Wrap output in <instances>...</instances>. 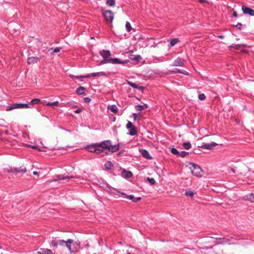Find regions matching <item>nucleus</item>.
I'll list each match as a JSON object with an SVG mask.
<instances>
[{
	"label": "nucleus",
	"instance_id": "obj_34",
	"mask_svg": "<svg viewBox=\"0 0 254 254\" xmlns=\"http://www.w3.org/2000/svg\"><path fill=\"white\" fill-rule=\"evenodd\" d=\"M171 73H182V74H184L185 75H188L189 74V73L186 71H181L179 69H177L176 71H170Z\"/></svg>",
	"mask_w": 254,
	"mask_h": 254
},
{
	"label": "nucleus",
	"instance_id": "obj_27",
	"mask_svg": "<svg viewBox=\"0 0 254 254\" xmlns=\"http://www.w3.org/2000/svg\"><path fill=\"white\" fill-rule=\"evenodd\" d=\"M130 59L131 60H133L136 62H139L141 59V57L139 55L133 56L131 55L130 57H129Z\"/></svg>",
	"mask_w": 254,
	"mask_h": 254
},
{
	"label": "nucleus",
	"instance_id": "obj_25",
	"mask_svg": "<svg viewBox=\"0 0 254 254\" xmlns=\"http://www.w3.org/2000/svg\"><path fill=\"white\" fill-rule=\"evenodd\" d=\"M85 88L81 86L76 89V92L79 95H82L85 93Z\"/></svg>",
	"mask_w": 254,
	"mask_h": 254
},
{
	"label": "nucleus",
	"instance_id": "obj_15",
	"mask_svg": "<svg viewBox=\"0 0 254 254\" xmlns=\"http://www.w3.org/2000/svg\"><path fill=\"white\" fill-rule=\"evenodd\" d=\"M220 240H222V242H221L220 243L221 244H225V243H228L229 244H234L235 243L233 242V241L235 240V239L233 237H231L230 238H219Z\"/></svg>",
	"mask_w": 254,
	"mask_h": 254
},
{
	"label": "nucleus",
	"instance_id": "obj_4",
	"mask_svg": "<svg viewBox=\"0 0 254 254\" xmlns=\"http://www.w3.org/2000/svg\"><path fill=\"white\" fill-rule=\"evenodd\" d=\"M105 72L101 71V72H96V73H92L87 74V75H85V76H83V75L74 76V75H70V77L72 79H74V78L79 79V78H88V77H90V76L96 77V76H105Z\"/></svg>",
	"mask_w": 254,
	"mask_h": 254
},
{
	"label": "nucleus",
	"instance_id": "obj_41",
	"mask_svg": "<svg viewBox=\"0 0 254 254\" xmlns=\"http://www.w3.org/2000/svg\"><path fill=\"white\" fill-rule=\"evenodd\" d=\"M61 49V48H58V47L56 48H54V49H53V53H52V54H54V53H58V52H59L60 51ZM53 50V49H52V48H51L49 51H50V50Z\"/></svg>",
	"mask_w": 254,
	"mask_h": 254
},
{
	"label": "nucleus",
	"instance_id": "obj_48",
	"mask_svg": "<svg viewBox=\"0 0 254 254\" xmlns=\"http://www.w3.org/2000/svg\"><path fill=\"white\" fill-rule=\"evenodd\" d=\"M81 112V110L80 109H78L75 111V113L77 114H79Z\"/></svg>",
	"mask_w": 254,
	"mask_h": 254
},
{
	"label": "nucleus",
	"instance_id": "obj_40",
	"mask_svg": "<svg viewBox=\"0 0 254 254\" xmlns=\"http://www.w3.org/2000/svg\"><path fill=\"white\" fill-rule=\"evenodd\" d=\"M188 154H189V152H187L186 151H181V152H180L179 157H185Z\"/></svg>",
	"mask_w": 254,
	"mask_h": 254
},
{
	"label": "nucleus",
	"instance_id": "obj_5",
	"mask_svg": "<svg viewBox=\"0 0 254 254\" xmlns=\"http://www.w3.org/2000/svg\"><path fill=\"white\" fill-rule=\"evenodd\" d=\"M6 171L8 173H14L15 174L19 173H25L26 172V169L24 167H20L17 168H11L10 169H6Z\"/></svg>",
	"mask_w": 254,
	"mask_h": 254
},
{
	"label": "nucleus",
	"instance_id": "obj_20",
	"mask_svg": "<svg viewBox=\"0 0 254 254\" xmlns=\"http://www.w3.org/2000/svg\"><path fill=\"white\" fill-rule=\"evenodd\" d=\"M96 143L91 144L86 147L87 150L90 152H94L96 150Z\"/></svg>",
	"mask_w": 254,
	"mask_h": 254
},
{
	"label": "nucleus",
	"instance_id": "obj_12",
	"mask_svg": "<svg viewBox=\"0 0 254 254\" xmlns=\"http://www.w3.org/2000/svg\"><path fill=\"white\" fill-rule=\"evenodd\" d=\"M122 196L125 198H127L134 202H137V201L141 200V197H135L133 195H127L125 193H121Z\"/></svg>",
	"mask_w": 254,
	"mask_h": 254
},
{
	"label": "nucleus",
	"instance_id": "obj_36",
	"mask_svg": "<svg viewBox=\"0 0 254 254\" xmlns=\"http://www.w3.org/2000/svg\"><path fill=\"white\" fill-rule=\"evenodd\" d=\"M183 145L186 149H189L191 147V145L190 142H185L183 143Z\"/></svg>",
	"mask_w": 254,
	"mask_h": 254
},
{
	"label": "nucleus",
	"instance_id": "obj_7",
	"mask_svg": "<svg viewBox=\"0 0 254 254\" xmlns=\"http://www.w3.org/2000/svg\"><path fill=\"white\" fill-rule=\"evenodd\" d=\"M108 63H112L113 64H127L129 61H122L119 58H111L107 60Z\"/></svg>",
	"mask_w": 254,
	"mask_h": 254
},
{
	"label": "nucleus",
	"instance_id": "obj_46",
	"mask_svg": "<svg viewBox=\"0 0 254 254\" xmlns=\"http://www.w3.org/2000/svg\"><path fill=\"white\" fill-rule=\"evenodd\" d=\"M84 101L86 103H89L91 101V99L89 97H85L84 98Z\"/></svg>",
	"mask_w": 254,
	"mask_h": 254
},
{
	"label": "nucleus",
	"instance_id": "obj_3",
	"mask_svg": "<svg viewBox=\"0 0 254 254\" xmlns=\"http://www.w3.org/2000/svg\"><path fill=\"white\" fill-rule=\"evenodd\" d=\"M29 106L27 104L15 103L7 107L6 111H8L15 109L28 108Z\"/></svg>",
	"mask_w": 254,
	"mask_h": 254
},
{
	"label": "nucleus",
	"instance_id": "obj_56",
	"mask_svg": "<svg viewBox=\"0 0 254 254\" xmlns=\"http://www.w3.org/2000/svg\"><path fill=\"white\" fill-rule=\"evenodd\" d=\"M0 254H2V253L1 252V247H0Z\"/></svg>",
	"mask_w": 254,
	"mask_h": 254
},
{
	"label": "nucleus",
	"instance_id": "obj_9",
	"mask_svg": "<svg viewBox=\"0 0 254 254\" xmlns=\"http://www.w3.org/2000/svg\"><path fill=\"white\" fill-rule=\"evenodd\" d=\"M100 55L105 59L106 62L108 63V61H107L109 59H111L110 58L111 56V53L109 50H103L100 52Z\"/></svg>",
	"mask_w": 254,
	"mask_h": 254
},
{
	"label": "nucleus",
	"instance_id": "obj_13",
	"mask_svg": "<svg viewBox=\"0 0 254 254\" xmlns=\"http://www.w3.org/2000/svg\"><path fill=\"white\" fill-rule=\"evenodd\" d=\"M217 144L215 142H211V143H203L201 146H199L203 149H206L208 150H211L213 147H215Z\"/></svg>",
	"mask_w": 254,
	"mask_h": 254
},
{
	"label": "nucleus",
	"instance_id": "obj_45",
	"mask_svg": "<svg viewBox=\"0 0 254 254\" xmlns=\"http://www.w3.org/2000/svg\"><path fill=\"white\" fill-rule=\"evenodd\" d=\"M249 199L251 201L253 200L254 199V194H253V193H251V194L249 195Z\"/></svg>",
	"mask_w": 254,
	"mask_h": 254
},
{
	"label": "nucleus",
	"instance_id": "obj_18",
	"mask_svg": "<svg viewBox=\"0 0 254 254\" xmlns=\"http://www.w3.org/2000/svg\"><path fill=\"white\" fill-rule=\"evenodd\" d=\"M127 83L131 87H132V88H134V89H138L139 90H143V89H144V87H141V86H138L137 84H136L135 83H133L131 81H127Z\"/></svg>",
	"mask_w": 254,
	"mask_h": 254
},
{
	"label": "nucleus",
	"instance_id": "obj_14",
	"mask_svg": "<svg viewBox=\"0 0 254 254\" xmlns=\"http://www.w3.org/2000/svg\"><path fill=\"white\" fill-rule=\"evenodd\" d=\"M110 143H111V140H107L103 141L101 142V143H98V144L103 150H104V149H107L108 150V148L110 146Z\"/></svg>",
	"mask_w": 254,
	"mask_h": 254
},
{
	"label": "nucleus",
	"instance_id": "obj_26",
	"mask_svg": "<svg viewBox=\"0 0 254 254\" xmlns=\"http://www.w3.org/2000/svg\"><path fill=\"white\" fill-rule=\"evenodd\" d=\"M147 106L146 105V104H144L143 105H136L135 106V109L138 111H141L143 109L147 108Z\"/></svg>",
	"mask_w": 254,
	"mask_h": 254
},
{
	"label": "nucleus",
	"instance_id": "obj_47",
	"mask_svg": "<svg viewBox=\"0 0 254 254\" xmlns=\"http://www.w3.org/2000/svg\"><path fill=\"white\" fill-rule=\"evenodd\" d=\"M198 1H199V2L200 3H203L207 2V1L206 0H198Z\"/></svg>",
	"mask_w": 254,
	"mask_h": 254
},
{
	"label": "nucleus",
	"instance_id": "obj_55",
	"mask_svg": "<svg viewBox=\"0 0 254 254\" xmlns=\"http://www.w3.org/2000/svg\"><path fill=\"white\" fill-rule=\"evenodd\" d=\"M231 170L233 171V172L235 173V170L234 169H232Z\"/></svg>",
	"mask_w": 254,
	"mask_h": 254
},
{
	"label": "nucleus",
	"instance_id": "obj_22",
	"mask_svg": "<svg viewBox=\"0 0 254 254\" xmlns=\"http://www.w3.org/2000/svg\"><path fill=\"white\" fill-rule=\"evenodd\" d=\"M122 176L125 178H129L131 177L132 174L130 171L124 170L122 172Z\"/></svg>",
	"mask_w": 254,
	"mask_h": 254
},
{
	"label": "nucleus",
	"instance_id": "obj_21",
	"mask_svg": "<svg viewBox=\"0 0 254 254\" xmlns=\"http://www.w3.org/2000/svg\"><path fill=\"white\" fill-rule=\"evenodd\" d=\"M141 155L142 156L146 159H152L151 156L150 155L149 152L145 149H143L141 151Z\"/></svg>",
	"mask_w": 254,
	"mask_h": 254
},
{
	"label": "nucleus",
	"instance_id": "obj_49",
	"mask_svg": "<svg viewBox=\"0 0 254 254\" xmlns=\"http://www.w3.org/2000/svg\"><path fill=\"white\" fill-rule=\"evenodd\" d=\"M132 115H133L134 120H135L137 118V114L136 113H133Z\"/></svg>",
	"mask_w": 254,
	"mask_h": 254
},
{
	"label": "nucleus",
	"instance_id": "obj_1",
	"mask_svg": "<svg viewBox=\"0 0 254 254\" xmlns=\"http://www.w3.org/2000/svg\"><path fill=\"white\" fill-rule=\"evenodd\" d=\"M73 243L72 239H67L66 241L61 240L59 237H52L50 242V245L54 247L57 248L58 246L63 247L65 246L69 250L70 253H72L71 244Z\"/></svg>",
	"mask_w": 254,
	"mask_h": 254
},
{
	"label": "nucleus",
	"instance_id": "obj_38",
	"mask_svg": "<svg viewBox=\"0 0 254 254\" xmlns=\"http://www.w3.org/2000/svg\"><path fill=\"white\" fill-rule=\"evenodd\" d=\"M40 101L38 98H35L31 100V103L32 105L38 104L40 102Z\"/></svg>",
	"mask_w": 254,
	"mask_h": 254
},
{
	"label": "nucleus",
	"instance_id": "obj_54",
	"mask_svg": "<svg viewBox=\"0 0 254 254\" xmlns=\"http://www.w3.org/2000/svg\"><path fill=\"white\" fill-rule=\"evenodd\" d=\"M33 174L34 175H38V172H36V171H34L33 172Z\"/></svg>",
	"mask_w": 254,
	"mask_h": 254
},
{
	"label": "nucleus",
	"instance_id": "obj_51",
	"mask_svg": "<svg viewBox=\"0 0 254 254\" xmlns=\"http://www.w3.org/2000/svg\"><path fill=\"white\" fill-rule=\"evenodd\" d=\"M33 149H37V147L35 145H30V146Z\"/></svg>",
	"mask_w": 254,
	"mask_h": 254
},
{
	"label": "nucleus",
	"instance_id": "obj_24",
	"mask_svg": "<svg viewBox=\"0 0 254 254\" xmlns=\"http://www.w3.org/2000/svg\"><path fill=\"white\" fill-rule=\"evenodd\" d=\"M108 109L110 110L111 112H112L114 113H117L118 110L117 106L115 105H112L110 106H109L108 107Z\"/></svg>",
	"mask_w": 254,
	"mask_h": 254
},
{
	"label": "nucleus",
	"instance_id": "obj_32",
	"mask_svg": "<svg viewBox=\"0 0 254 254\" xmlns=\"http://www.w3.org/2000/svg\"><path fill=\"white\" fill-rule=\"evenodd\" d=\"M59 103L58 101H55L54 102H48L46 104V106H58Z\"/></svg>",
	"mask_w": 254,
	"mask_h": 254
},
{
	"label": "nucleus",
	"instance_id": "obj_10",
	"mask_svg": "<svg viewBox=\"0 0 254 254\" xmlns=\"http://www.w3.org/2000/svg\"><path fill=\"white\" fill-rule=\"evenodd\" d=\"M185 61L180 58H177L173 63L172 65L174 66H183L184 64Z\"/></svg>",
	"mask_w": 254,
	"mask_h": 254
},
{
	"label": "nucleus",
	"instance_id": "obj_8",
	"mask_svg": "<svg viewBox=\"0 0 254 254\" xmlns=\"http://www.w3.org/2000/svg\"><path fill=\"white\" fill-rule=\"evenodd\" d=\"M103 14L107 21L111 23L112 22L114 18V15L112 11L110 10H106L104 12Z\"/></svg>",
	"mask_w": 254,
	"mask_h": 254
},
{
	"label": "nucleus",
	"instance_id": "obj_53",
	"mask_svg": "<svg viewBox=\"0 0 254 254\" xmlns=\"http://www.w3.org/2000/svg\"><path fill=\"white\" fill-rule=\"evenodd\" d=\"M218 37L221 39H223L224 38V36L223 35H219L218 36Z\"/></svg>",
	"mask_w": 254,
	"mask_h": 254
},
{
	"label": "nucleus",
	"instance_id": "obj_35",
	"mask_svg": "<svg viewBox=\"0 0 254 254\" xmlns=\"http://www.w3.org/2000/svg\"><path fill=\"white\" fill-rule=\"evenodd\" d=\"M106 4L110 6H114L115 4V0H108Z\"/></svg>",
	"mask_w": 254,
	"mask_h": 254
},
{
	"label": "nucleus",
	"instance_id": "obj_33",
	"mask_svg": "<svg viewBox=\"0 0 254 254\" xmlns=\"http://www.w3.org/2000/svg\"><path fill=\"white\" fill-rule=\"evenodd\" d=\"M171 152L172 154L177 155V156H179V155L180 152L175 148H172L171 150Z\"/></svg>",
	"mask_w": 254,
	"mask_h": 254
},
{
	"label": "nucleus",
	"instance_id": "obj_43",
	"mask_svg": "<svg viewBox=\"0 0 254 254\" xmlns=\"http://www.w3.org/2000/svg\"><path fill=\"white\" fill-rule=\"evenodd\" d=\"M198 99L201 101H203L205 99V95L203 94H200L198 95Z\"/></svg>",
	"mask_w": 254,
	"mask_h": 254
},
{
	"label": "nucleus",
	"instance_id": "obj_23",
	"mask_svg": "<svg viewBox=\"0 0 254 254\" xmlns=\"http://www.w3.org/2000/svg\"><path fill=\"white\" fill-rule=\"evenodd\" d=\"M70 178H73V177L72 176H65V177H64V176H59L57 177V178L54 180L53 181H60V180H67V179H70Z\"/></svg>",
	"mask_w": 254,
	"mask_h": 254
},
{
	"label": "nucleus",
	"instance_id": "obj_29",
	"mask_svg": "<svg viewBox=\"0 0 254 254\" xmlns=\"http://www.w3.org/2000/svg\"><path fill=\"white\" fill-rule=\"evenodd\" d=\"M179 41H180L178 38H175V39H172L170 43V47H173V46H175Z\"/></svg>",
	"mask_w": 254,
	"mask_h": 254
},
{
	"label": "nucleus",
	"instance_id": "obj_31",
	"mask_svg": "<svg viewBox=\"0 0 254 254\" xmlns=\"http://www.w3.org/2000/svg\"><path fill=\"white\" fill-rule=\"evenodd\" d=\"M112 193L114 195H118V196H122V195H121V193L122 192L119 191L118 190H117V189H114V188H113V190H112Z\"/></svg>",
	"mask_w": 254,
	"mask_h": 254
},
{
	"label": "nucleus",
	"instance_id": "obj_2",
	"mask_svg": "<svg viewBox=\"0 0 254 254\" xmlns=\"http://www.w3.org/2000/svg\"><path fill=\"white\" fill-rule=\"evenodd\" d=\"M190 168L191 170L192 175L197 177H201L202 176V171L198 165L192 163H190Z\"/></svg>",
	"mask_w": 254,
	"mask_h": 254
},
{
	"label": "nucleus",
	"instance_id": "obj_39",
	"mask_svg": "<svg viewBox=\"0 0 254 254\" xmlns=\"http://www.w3.org/2000/svg\"><path fill=\"white\" fill-rule=\"evenodd\" d=\"M185 194L187 196H189L190 197H193V192L192 191L190 190H188L186 191Z\"/></svg>",
	"mask_w": 254,
	"mask_h": 254
},
{
	"label": "nucleus",
	"instance_id": "obj_28",
	"mask_svg": "<svg viewBox=\"0 0 254 254\" xmlns=\"http://www.w3.org/2000/svg\"><path fill=\"white\" fill-rule=\"evenodd\" d=\"M104 150L99 146L98 143H96V147L95 153L97 154H100L103 152Z\"/></svg>",
	"mask_w": 254,
	"mask_h": 254
},
{
	"label": "nucleus",
	"instance_id": "obj_37",
	"mask_svg": "<svg viewBox=\"0 0 254 254\" xmlns=\"http://www.w3.org/2000/svg\"><path fill=\"white\" fill-rule=\"evenodd\" d=\"M126 28L127 32H130L132 29V27L130 25V24L129 22H127L126 23Z\"/></svg>",
	"mask_w": 254,
	"mask_h": 254
},
{
	"label": "nucleus",
	"instance_id": "obj_50",
	"mask_svg": "<svg viewBox=\"0 0 254 254\" xmlns=\"http://www.w3.org/2000/svg\"><path fill=\"white\" fill-rule=\"evenodd\" d=\"M233 15L234 17H237L238 15L236 11H234Z\"/></svg>",
	"mask_w": 254,
	"mask_h": 254
},
{
	"label": "nucleus",
	"instance_id": "obj_30",
	"mask_svg": "<svg viewBox=\"0 0 254 254\" xmlns=\"http://www.w3.org/2000/svg\"><path fill=\"white\" fill-rule=\"evenodd\" d=\"M113 166L112 163L111 161H107L105 164V167L107 169H111Z\"/></svg>",
	"mask_w": 254,
	"mask_h": 254
},
{
	"label": "nucleus",
	"instance_id": "obj_52",
	"mask_svg": "<svg viewBox=\"0 0 254 254\" xmlns=\"http://www.w3.org/2000/svg\"><path fill=\"white\" fill-rule=\"evenodd\" d=\"M106 61H105V59H104V60L102 61L101 62H100V64H104L105 63H106Z\"/></svg>",
	"mask_w": 254,
	"mask_h": 254
},
{
	"label": "nucleus",
	"instance_id": "obj_11",
	"mask_svg": "<svg viewBox=\"0 0 254 254\" xmlns=\"http://www.w3.org/2000/svg\"><path fill=\"white\" fill-rule=\"evenodd\" d=\"M242 10L245 14H249L250 16H254V10L246 6H242Z\"/></svg>",
	"mask_w": 254,
	"mask_h": 254
},
{
	"label": "nucleus",
	"instance_id": "obj_42",
	"mask_svg": "<svg viewBox=\"0 0 254 254\" xmlns=\"http://www.w3.org/2000/svg\"><path fill=\"white\" fill-rule=\"evenodd\" d=\"M147 180L148 181V182L150 183L151 185H154L155 183V181L153 178H150L148 177L147 178Z\"/></svg>",
	"mask_w": 254,
	"mask_h": 254
},
{
	"label": "nucleus",
	"instance_id": "obj_6",
	"mask_svg": "<svg viewBox=\"0 0 254 254\" xmlns=\"http://www.w3.org/2000/svg\"><path fill=\"white\" fill-rule=\"evenodd\" d=\"M127 127L128 129H130V131L128 132L129 135L133 136L137 133L136 129L131 122L128 121L127 124Z\"/></svg>",
	"mask_w": 254,
	"mask_h": 254
},
{
	"label": "nucleus",
	"instance_id": "obj_19",
	"mask_svg": "<svg viewBox=\"0 0 254 254\" xmlns=\"http://www.w3.org/2000/svg\"><path fill=\"white\" fill-rule=\"evenodd\" d=\"M39 254H51V251L48 249L41 248L38 252Z\"/></svg>",
	"mask_w": 254,
	"mask_h": 254
},
{
	"label": "nucleus",
	"instance_id": "obj_16",
	"mask_svg": "<svg viewBox=\"0 0 254 254\" xmlns=\"http://www.w3.org/2000/svg\"><path fill=\"white\" fill-rule=\"evenodd\" d=\"M119 149H120L119 144L112 145V143L111 142L110 144V146L108 148V151L112 153H114V152H116V151L119 150Z\"/></svg>",
	"mask_w": 254,
	"mask_h": 254
},
{
	"label": "nucleus",
	"instance_id": "obj_17",
	"mask_svg": "<svg viewBox=\"0 0 254 254\" xmlns=\"http://www.w3.org/2000/svg\"><path fill=\"white\" fill-rule=\"evenodd\" d=\"M40 59L37 57H32L27 59V63L29 64H34L37 63Z\"/></svg>",
	"mask_w": 254,
	"mask_h": 254
},
{
	"label": "nucleus",
	"instance_id": "obj_44",
	"mask_svg": "<svg viewBox=\"0 0 254 254\" xmlns=\"http://www.w3.org/2000/svg\"><path fill=\"white\" fill-rule=\"evenodd\" d=\"M242 24L240 23H238L237 24L234 25V27H235L236 28H237L239 29H241L242 28Z\"/></svg>",
	"mask_w": 254,
	"mask_h": 254
}]
</instances>
